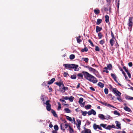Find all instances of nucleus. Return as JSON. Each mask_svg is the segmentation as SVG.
I'll use <instances>...</instances> for the list:
<instances>
[{
  "label": "nucleus",
  "instance_id": "nucleus-35",
  "mask_svg": "<svg viewBox=\"0 0 133 133\" xmlns=\"http://www.w3.org/2000/svg\"><path fill=\"white\" fill-rule=\"evenodd\" d=\"M114 114L115 115H117L119 116L120 115V114L117 111H114Z\"/></svg>",
  "mask_w": 133,
  "mask_h": 133
},
{
  "label": "nucleus",
  "instance_id": "nucleus-62",
  "mask_svg": "<svg viewBox=\"0 0 133 133\" xmlns=\"http://www.w3.org/2000/svg\"><path fill=\"white\" fill-rule=\"evenodd\" d=\"M128 65H129V66L130 67H131V66H132V63L129 62V63H128Z\"/></svg>",
  "mask_w": 133,
  "mask_h": 133
},
{
  "label": "nucleus",
  "instance_id": "nucleus-43",
  "mask_svg": "<svg viewBox=\"0 0 133 133\" xmlns=\"http://www.w3.org/2000/svg\"><path fill=\"white\" fill-rule=\"evenodd\" d=\"M95 50L96 51H100V49L99 47L97 46H95Z\"/></svg>",
  "mask_w": 133,
  "mask_h": 133
},
{
  "label": "nucleus",
  "instance_id": "nucleus-26",
  "mask_svg": "<svg viewBox=\"0 0 133 133\" xmlns=\"http://www.w3.org/2000/svg\"><path fill=\"white\" fill-rule=\"evenodd\" d=\"M55 80V79L54 78H53L48 82V84H51Z\"/></svg>",
  "mask_w": 133,
  "mask_h": 133
},
{
  "label": "nucleus",
  "instance_id": "nucleus-14",
  "mask_svg": "<svg viewBox=\"0 0 133 133\" xmlns=\"http://www.w3.org/2000/svg\"><path fill=\"white\" fill-rule=\"evenodd\" d=\"M102 29V28L101 27H99L98 26H97L96 27V31L97 33L99 31H101Z\"/></svg>",
  "mask_w": 133,
  "mask_h": 133
},
{
  "label": "nucleus",
  "instance_id": "nucleus-58",
  "mask_svg": "<svg viewBox=\"0 0 133 133\" xmlns=\"http://www.w3.org/2000/svg\"><path fill=\"white\" fill-rule=\"evenodd\" d=\"M63 98L66 100H69V97L67 96L63 97Z\"/></svg>",
  "mask_w": 133,
  "mask_h": 133
},
{
  "label": "nucleus",
  "instance_id": "nucleus-53",
  "mask_svg": "<svg viewBox=\"0 0 133 133\" xmlns=\"http://www.w3.org/2000/svg\"><path fill=\"white\" fill-rule=\"evenodd\" d=\"M131 98H132V97H130L129 96H126V98L128 100H131Z\"/></svg>",
  "mask_w": 133,
  "mask_h": 133
},
{
  "label": "nucleus",
  "instance_id": "nucleus-38",
  "mask_svg": "<svg viewBox=\"0 0 133 133\" xmlns=\"http://www.w3.org/2000/svg\"><path fill=\"white\" fill-rule=\"evenodd\" d=\"M88 49L87 48H85L83 49L82 50V51L84 52V51L87 52L88 51Z\"/></svg>",
  "mask_w": 133,
  "mask_h": 133
},
{
  "label": "nucleus",
  "instance_id": "nucleus-20",
  "mask_svg": "<svg viewBox=\"0 0 133 133\" xmlns=\"http://www.w3.org/2000/svg\"><path fill=\"white\" fill-rule=\"evenodd\" d=\"M104 119L108 120L110 118H112L111 117H110V116L107 114L106 116H104Z\"/></svg>",
  "mask_w": 133,
  "mask_h": 133
},
{
  "label": "nucleus",
  "instance_id": "nucleus-42",
  "mask_svg": "<svg viewBox=\"0 0 133 133\" xmlns=\"http://www.w3.org/2000/svg\"><path fill=\"white\" fill-rule=\"evenodd\" d=\"M54 128L56 130H58V127L57 125H55L54 126Z\"/></svg>",
  "mask_w": 133,
  "mask_h": 133
},
{
  "label": "nucleus",
  "instance_id": "nucleus-54",
  "mask_svg": "<svg viewBox=\"0 0 133 133\" xmlns=\"http://www.w3.org/2000/svg\"><path fill=\"white\" fill-rule=\"evenodd\" d=\"M84 61L85 62L87 63L88 61V59L87 58H84Z\"/></svg>",
  "mask_w": 133,
  "mask_h": 133
},
{
  "label": "nucleus",
  "instance_id": "nucleus-57",
  "mask_svg": "<svg viewBox=\"0 0 133 133\" xmlns=\"http://www.w3.org/2000/svg\"><path fill=\"white\" fill-rule=\"evenodd\" d=\"M69 125H68V124L65 123L64 124V127L66 129L68 127Z\"/></svg>",
  "mask_w": 133,
  "mask_h": 133
},
{
  "label": "nucleus",
  "instance_id": "nucleus-34",
  "mask_svg": "<svg viewBox=\"0 0 133 133\" xmlns=\"http://www.w3.org/2000/svg\"><path fill=\"white\" fill-rule=\"evenodd\" d=\"M83 100V98H80L79 99L78 102L79 104H82Z\"/></svg>",
  "mask_w": 133,
  "mask_h": 133
},
{
  "label": "nucleus",
  "instance_id": "nucleus-1",
  "mask_svg": "<svg viewBox=\"0 0 133 133\" xmlns=\"http://www.w3.org/2000/svg\"><path fill=\"white\" fill-rule=\"evenodd\" d=\"M83 73L85 78L90 82L94 83H96L97 82V79L95 77L87 72L83 71Z\"/></svg>",
  "mask_w": 133,
  "mask_h": 133
},
{
  "label": "nucleus",
  "instance_id": "nucleus-63",
  "mask_svg": "<svg viewBox=\"0 0 133 133\" xmlns=\"http://www.w3.org/2000/svg\"><path fill=\"white\" fill-rule=\"evenodd\" d=\"M117 99L119 101L121 102L122 101V99H121V98L119 97H117Z\"/></svg>",
  "mask_w": 133,
  "mask_h": 133
},
{
  "label": "nucleus",
  "instance_id": "nucleus-55",
  "mask_svg": "<svg viewBox=\"0 0 133 133\" xmlns=\"http://www.w3.org/2000/svg\"><path fill=\"white\" fill-rule=\"evenodd\" d=\"M44 98H45V96L44 95H43L41 97V100H42V101H44Z\"/></svg>",
  "mask_w": 133,
  "mask_h": 133
},
{
  "label": "nucleus",
  "instance_id": "nucleus-46",
  "mask_svg": "<svg viewBox=\"0 0 133 133\" xmlns=\"http://www.w3.org/2000/svg\"><path fill=\"white\" fill-rule=\"evenodd\" d=\"M109 70H111L112 68V65L111 64H109L107 66Z\"/></svg>",
  "mask_w": 133,
  "mask_h": 133
},
{
  "label": "nucleus",
  "instance_id": "nucleus-6",
  "mask_svg": "<svg viewBox=\"0 0 133 133\" xmlns=\"http://www.w3.org/2000/svg\"><path fill=\"white\" fill-rule=\"evenodd\" d=\"M50 101L49 100H48L45 103L46 105V109L48 111H50L51 110V105L49 103Z\"/></svg>",
  "mask_w": 133,
  "mask_h": 133
},
{
  "label": "nucleus",
  "instance_id": "nucleus-64",
  "mask_svg": "<svg viewBox=\"0 0 133 133\" xmlns=\"http://www.w3.org/2000/svg\"><path fill=\"white\" fill-rule=\"evenodd\" d=\"M111 127L112 128H116V127L114 125L112 124V125H111Z\"/></svg>",
  "mask_w": 133,
  "mask_h": 133
},
{
  "label": "nucleus",
  "instance_id": "nucleus-51",
  "mask_svg": "<svg viewBox=\"0 0 133 133\" xmlns=\"http://www.w3.org/2000/svg\"><path fill=\"white\" fill-rule=\"evenodd\" d=\"M123 68L126 72L127 73L128 72V69H127L125 66H124L123 67Z\"/></svg>",
  "mask_w": 133,
  "mask_h": 133
},
{
  "label": "nucleus",
  "instance_id": "nucleus-18",
  "mask_svg": "<svg viewBox=\"0 0 133 133\" xmlns=\"http://www.w3.org/2000/svg\"><path fill=\"white\" fill-rule=\"evenodd\" d=\"M98 85L100 88H103L104 87V84L101 82H99L98 83Z\"/></svg>",
  "mask_w": 133,
  "mask_h": 133
},
{
  "label": "nucleus",
  "instance_id": "nucleus-52",
  "mask_svg": "<svg viewBox=\"0 0 133 133\" xmlns=\"http://www.w3.org/2000/svg\"><path fill=\"white\" fill-rule=\"evenodd\" d=\"M111 37H112V39H115V38L114 37V34L113 33L112 31H111Z\"/></svg>",
  "mask_w": 133,
  "mask_h": 133
},
{
  "label": "nucleus",
  "instance_id": "nucleus-45",
  "mask_svg": "<svg viewBox=\"0 0 133 133\" xmlns=\"http://www.w3.org/2000/svg\"><path fill=\"white\" fill-rule=\"evenodd\" d=\"M62 82H56V84L59 86V87H61L62 86Z\"/></svg>",
  "mask_w": 133,
  "mask_h": 133
},
{
  "label": "nucleus",
  "instance_id": "nucleus-31",
  "mask_svg": "<svg viewBox=\"0 0 133 133\" xmlns=\"http://www.w3.org/2000/svg\"><path fill=\"white\" fill-rule=\"evenodd\" d=\"M58 107L57 110H60V109L61 108V104H60V103L59 102H58Z\"/></svg>",
  "mask_w": 133,
  "mask_h": 133
},
{
  "label": "nucleus",
  "instance_id": "nucleus-2",
  "mask_svg": "<svg viewBox=\"0 0 133 133\" xmlns=\"http://www.w3.org/2000/svg\"><path fill=\"white\" fill-rule=\"evenodd\" d=\"M63 66H65V68L67 69H74V70L75 71H78L79 70V69L78 68V66L77 65L73 64H64L63 65Z\"/></svg>",
  "mask_w": 133,
  "mask_h": 133
},
{
  "label": "nucleus",
  "instance_id": "nucleus-30",
  "mask_svg": "<svg viewBox=\"0 0 133 133\" xmlns=\"http://www.w3.org/2000/svg\"><path fill=\"white\" fill-rule=\"evenodd\" d=\"M100 53L102 54L103 56V57H105V54L104 51L102 50H101L100 51Z\"/></svg>",
  "mask_w": 133,
  "mask_h": 133
},
{
  "label": "nucleus",
  "instance_id": "nucleus-23",
  "mask_svg": "<svg viewBox=\"0 0 133 133\" xmlns=\"http://www.w3.org/2000/svg\"><path fill=\"white\" fill-rule=\"evenodd\" d=\"M111 2H107V8H111Z\"/></svg>",
  "mask_w": 133,
  "mask_h": 133
},
{
  "label": "nucleus",
  "instance_id": "nucleus-40",
  "mask_svg": "<svg viewBox=\"0 0 133 133\" xmlns=\"http://www.w3.org/2000/svg\"><path fill=\"white\" fill-rule=\"evenodd\" d=\"M98 36L99 39H101L102 36V35L101 33H99L98 34Z\"/></svg>",
  "mask_w": 133,
  "mask_h": 133
},
{
  "label": "nucleus",
  "instance_id": "nucleus-41",
  "mask_svg": "<svg viewBox=\"0 0 133 133\" xmlns=\"http://www.w3.org/2000/svg\"><path fill=\"white\" fill-rule=\"evenodd\" d=\"M107 125L106 124H100V126L102 127H103L104 128H105H105L107 126Z\"/></svg>",
  "mask_w": 133,
  "mask_h": 133
},
{
  "label": "nucleus",
  "instance_id": "nucleus-39",
  "mask_svg": "<svg viewBox=\"0 0 133 133\" xmlns=\"http://www.w3.org/2000/svg\"><path fill=\"white\" fill-rule=\"evenodd\" d=\"M104 91L105 94H107L108 93V90L107 88H105V89L104 90Z\"/></svg>",
  "mask_w": 133,
  "mask_h": 133
},
{
  "label": "nucleus",
  "instance_id": "nucleus-47",
  "mask_svg": "<svg viewBox=\"0 0 133 133\" xmlns=\"http://www.w3.org/2000/svg\"><path fill=\"white\" fill-rule=\"evenodd\" d=\"M71 78L73 79H75L76 78V76L75 75H74L71 76Z\"/></svg>",
  "mask_w": 133,
  "mask_h": 133
},
{
  "label": "nucleus",
  "instance_id": "nucleus-21",
  "mask_svg": "<svg viewBox=\"0 0 133 133\" xmlns=\"http://www.w3.org/2000/svg\"><path fill=\"white\" fill-rule=\"evenodd\" d=\"M51 112L55 117H57V115L55 111L53 110H51Z\"/></svg>",
  "mask_w": 133,
  "mask_h": 133
},
{
  "label": "nucleus",
  "instance_id": "nucleus-8",
  "mask_svg": "<svg viewBox=\"0 0 133 133\" xmlns=\"http://www.w3.org/2000/svg\"><path fill=\"white\" fill-rule=\"evenodd\" d=\"M85 68H88L90 71L91 72L93 73H95L97 72L96 70L95 69L89 66H86Z\"/></svg>",
  "mask_w": 133,
  "mask_h": 133
},
{
  "label": "nucleus",
  "instance_id": "nucleus-50",
  "mask_svg": "<svg viewBox=\"0 0 133 133\" xmlns=\"http://www.w3.org/2000/svg\"><path fill=\"white\" fill-rule=\"evenodd\" d=\"M104 43V40H101L99 42V43L101 44H103Z\"/></svg>",
  "mask_w": 133,
  "mask_h": 133
},
{
  "label": "nucleus",
  "instance_id": "nucleus-16",
  "mask_svg": "<svg viewBox=\"0 0 133 133\" xmlns=\"http://www.w3.org/2000/svg\"><path fill=\"white\" fill-rule=\"evenodd\" d=\"M98 117L101 119L104 120V115L102 114H99L98 115Z\"/></svg>",
  "mask_w": 133,
  "mask_h": 133
},
{
  "label": "nucleus",
  "instance_id": "nucleus-25",
  "mask_svg": "<svg viewBox=\"0 0 133 133\" xmlns=\"http://www.w3.org/2000/svg\"><path fill=\"white\" fill-rule=\"evenodd\" d=\"M105 21L106 23H108L109 22V17L106 15L105 16Z\"/></svg>",
  "mask_w": 133,
  "mask_h": 133
},
{
  "label": "nucleus",
  "instance_id": "nucleus-11",
  "mask_svg": "<svg viewBox=\"0 0 133 133\" xmlns=\"http://www.w3.org/2000/svg\"><path fill=\"white\" fill-rule=\"evenodd\" d=\"M115 122L116 124V126L117 127V129H121V128L120 123L117 121H116Z\"/></svg>",
  "mask_w": 133,
  "mask_h": 133
},
{
  "label": "nucleus",
  "instance_id": "nucleus-10",
  "mask_svg": "<svg viewBox=\"0 0 133 133\" xmlns=\"http://www.w3.org/2000/svg\"><path fill=\"white\" fill-rule=\"evenodd\" d=\"M81 133H91V130L89 129L85 128L84 130L82 131Z\"/></svg>",
  "mask_w": 133,
  "mask_h": 133
},
{
  "label": "nucleus",
  "instance_id": "nucleus-27",
  "mask_svg": "<svg viewBox=\"0 0 133 133\" xmlns=\"http://www.w3.org/2000/svg\"><path fill=\"white\" fill-rule=\"evenodd\" d=\"M102 22V20L101 19H97L96 24L97 25H99Z\"/></svg>",
  "mask_w": 133,
  "mask_h": 133
},
{
  "label": "nucleus",
  "instance_id": "nucleus-59",
  "mask_svg": "<svg viewBox=\"0 0 133 133\" xmlns=\"http://www.w3.org/2000/svg\"><path fill=\"white\" fill-rule=\"evenodd\" d=\"M68 75V74L67 73H66V72H64V77H66Z\"/></svg>",
  "mask_w": 133,
  "mask_h": 133
},
{
  "label": "nucleus",
  "instance_id": "nucleus-37",
  "mask_svg": "<svg viewBox=\"0 0 133 133\" xmlns=\"http://www.w3.org/2000/svg\"><path fill=\"white\" fill-rule=\"evenodd\" d=\"M70 121L72 123H74L75 124L76 122L75 118L74 117H73L72 119L71 118Z\"/></svg>",
  "mask_w": 133,
  "mask_h": 133
},
{
  "label": "nucleus",
  "instance_id": "nucleus-29",
  "mask_svg": "<svg viewBox=\"0 0 133 133\" xmlns=\"http://www.w3.org/2000/svg\"><path fill=\"white\" fill-rule=\"evenodd\" d=\"M81 113H82V115L84 116H86V114L88 113V112L86 111H83L82 110H81Z\"/></svg>",
  "mask_w": 133,
  "mask_h": 133
},
{
  "label": "nucleus",
  "instance_id": "nucleus-5",
  "mask_svg": "<svg viewBox=\"0 0 133 133\" xmlns=\"http://www.w3.org/2000/svg\"><path fill=\"white\" fill-rule=\"evenodd\" d=\"M77 123H75V124L76 125L77 128L80 131L81 129L80 125L81 124V120L79 119H76Z\"/></svg>",
  "mask_w": 133,
  "mask_h": 133
},
{
  "label": "nucleus",
  "instance_id": "nucleus-49",
  "mask_svg": "<svg viewBox=\"0 0 133 133\" xmlns=\"http://www.w3.org/2000/svg\"><path fill=\"white\" fill-rule=\"evenodd\" d=\"M90 43L91 45V46H94V45L92 43V42H91V41L90 39H89L88 41Z\"/></svg>",
  "mask_w": 133,
  "mask_h": 133
},
{
  "label": "nucleus",
  "instance_id": "nucleus-28",
  "mask_svg": "<svg viewBox=\"0 0 133 133\" xmlns=\"http://www.w3.org/2000/svg\"><path fill=\"white\" fill-rule=\"evenodd\" d=\"M95 13L96 15H98L99 12V10L98 9H95L94 10Z\"/></svg>",
  "mask_w": 133,
  "mask_h": 133
},
{
  "label": "nucleus",
  "instance_id": "nucleus-33",
  "mask_svg": "<svg viewBox=\"0 0 133 133\" xmlns=\"http://www.w3.org/2000/svg\"><path fill=\"white\" fill-rule=\"evenodd\" d=\"M71 59H74L75 58V56L73 54L70 55L69 57Z\"/></svg>",
  "mask_w": 133,
  "mask_h": 133
},
{
  "label": "nucleus",
  "instance_id": "nucleus-24",
  "mask_svg": "<svg viewBox=\"0 0 133 133\" xmlns=\"http://www.w3.org/2000/svg\"><path fill=\"white\" fill-rule=\"evenodd\" d=\"M69 131L70 133H74L73 129L70 126H69Z\"/></svg>",
  "mask_w": 133,
  "mask_h": 133
},
{
  "label": "nucleus",
  "instance_id": "nucleus-17",
  "mask_svg": "<svg viewBox=\"0 0 133 133\" xmlns=\"http://www.w3.org/2000/svg\"><path fill=\"white\" fill-rule=\"evenodd\" d=\"M111 75L113 78L114 79V80L116 82H117L116 80L117 77L116 75L115 74L112 73L111 74Z\"/></svg>",
  "mask_w": 133,
  "mask_h": 133
},
{
  "label": "nucleus",
  "instance_id": "nucleus-61",
  "mask_svg": "<svg viewBox=\"0 0 133 133\" xmlns=\"http://www.w3.org/2000/svg\"><path fill=\"white\" fill-rule=\"evenodd\" d=\"M90 89L92 91H95V89L92 87H90Z\"/></svg>",
  "mask_w": 133,
  "mask_h": 133
},
{
  "label": "nucleus",
  "instance_id": "nucleus-44",
  "mask_svg": "<svg viewBox=\"0 0 133 133\" xmlns=\"http://www.w3.org/2000/svg\"><path fill=\"white\" fill-rule=\"evenodd\" d=\"M111 128V125H109L105 128V129H106L110 130Z\"/></svg>",
  "mask_w": 133,
  "mask_h": 133
},
{
  "label": "nucleus",
  "instance_id": "nucleus-7",
  "mask_svg": "<svg viewBox=\"0 0 133 133\" xmlns=\"http://www.w3.org/2000/svg\"><path fill=\"white\" fill-rule=\"evenodd\" d=\"M93 128L95 130H96L97 129L102 130V129L100 126L97 125L96 124H94L93 125Z\"/></svg>",
  "mask_w": 133,
  "mask_h": 133
},
{
  "label": "nucleus",
  "instance_id": "nucleus-56",
  "mask_svg": "<svg viewBox=\"0 0 133 133\" xmlns=\"http://www.w3.org/2000/svg\"><path fill=\"white\" fill-rule=\"evenodd\" d=\"M77 76H78L81 77V78H82L83 77V75L81 73L78 74L77 75Z\"/></svg>",
  "mask_w": 133,
  "mask_h": 133
},
{
  "label": "nucleus",
  "instance_id": "nucleus-60",
  "mask_svg": "<svg viewBox=\"0 0 133 133\" xmlns=\"http://www.w3.org/2000/svg\"><path fill=\"white\" fill-rule=\"evenodd\" d=\"M129 77L130 78L131 77V75L130 73L129 72L127 73Z\"/></svg>",
  "mask_w": 133,
  "mask_h": 133
},
{
  "label": "nucleus",
  "instance_id": "nucleus-15",
  "mask_svg": "<svg viewBox=\"0 0 133 133\" xmlns=\"http://www.w3.org/2000/svg\"><path fill=\"white\" fill-rule=\"evenodd\" d=\"M114 42L115 41L114 39H111L110 41V43L112 46L113 45Z\"/></svg>",
  "mask_w": 133,
  "mask_h": 133
},
{
  "label": "nucleus",
  "instance_id": "nucleus-12",
  "mask_svg": "<svg viewBox=\"0 0 133 133\" xmlns=\"http://www.w3.org/2000/svg\"><path fill=\"white\" fill-rule=\"evenodd\" d=\"M68 89V87H64L63 88H62V89L60 88V91L61 92H62L64 93L65 92V90H67Z\"/></svg>",
  "mask_w": 133,
  "mask_h": 133
},
{
  "label": "nucleus",
  "instance_id": "nucleus-19",
  "mask_svg": "<svg viewBox=\"0 0 133 133\" xmlns=\"http://www.w3.org/2000/svg\"><path fill=\"white\" fill-rule=\"evenodd\" d=\"M76 38L77 39V42L78 43H80L82 42V40L80 38H81V36H79L78 37H76Z\"/></svg>",
  "mask_w": 133,
  "mask_h": 133
},
{
  "label": "nucleus",
  "instance_id": "nucleus-36",
  "mask_svg": "<svg viewBox=\"0 0 133 133\" xmlns=\"http://www.w3.org/2000/svg\"><path fill=\"white\" fill-rule=\"evenodd\" d=\"M91 106L90 105L88 104L86 105L85 107L86 109H90Z\"/></svg>",
  "mask_w": 133,
  "mask_h": 133
},
{
  "label": "nucleus",
  "instance_id": "nucleus-3",
  "mask_svg": "<svg viewBox=\"0 0 133 133\" xmlns=\"http://www.w3.org/2000/svg\"><path fill=\"white\" fill-rule=\"evenodd\" d=\"M132 17H130L129 18L128 25V29L130 31L131 30V29L133 25Z\"/></svg>",
  "mask_w": 133,
  "mask_h": 133
},
{
  "label": "nucleus",
  "instance_id": "nucleus-9",
  "mask_svg": "<svg viewBox=\"0 0 133 133\" xmlns=\"http://www.w3.org/2000/svg\"><path fill=\"white\" fill-rule=\"evenodd\" d=\"M88 114L89 115H90L91 114L95 115L96 114V112L94 110L92 109L90 111H89L88 112Z\"/></svg>",
  "mask_w": 133,
  "mask_h": 133
},
{
  "label": "nucleus",
  "instance_id": "nucleus-22",
  "mask_svg": "<svg viewBox=\"0 0 133 133\" xmlns=\"http://www.w3.org/2000/svg\"><path fill=\"white\" fill-rule=\"evenodd\" d=\"M124 109L125 110L128 111L130 112L131 111L130 109L126 106H125L124 107Z\"/></svg>",
  "mask_w": 133,
  "mask_h": 133
},
{
  "label": "nucleus",
  "instance_id": "nucleus-13",
  "mask_svg": "<svg viewBox=\"0 0 133 133\" xmlns=\"http://www.w3.org/2000/svg\"><path fill=\"white\" fill-rule=\"evenodd\" d=\"M64 110L65 112L66 113H69L71 112V110L68 108H65Z\"/></svg>",
  "mask_w": 133,
  "mask_h": 133
},
{
  "label": "nucleus",
  "instance_id": "nucleus-32",
  "mask_svg": "<svg viewBox=\"0 0 133 133\" xmlns=\"http://www.w3.org/2000/svg\"><path fill=\"white\" fill-rule=\"evenodd\" d=\"M74 97L72 96H71L70 97H69V100L71 102H72L74 100Z\"/></svg>",
  "mask_w": 133,
  "mask_h": 133
},
{
  "label": "nucleus",
  "instance_id": "nucleus-48",
  "mask_svg": "<svg viewBox=\"0 0 133 133\" xmlns=\"http://www.w3.org/2000/svg\"><path fill=\"white\" fill-rule=\"evenodd\" d=\"M66 119L70 121L71 119L72 118L71 117H70L68 116H66Z\"/></svg>",
  "mask_w": 133,
  "mask_h": 133
},
{
  "label": "nucleus",
  "instance_id": "nucleus-4",
  "mask_svg": "<svg viewBox=\"0 0 133 133\" xmlns=\"http://www.w3.org/2000/svg\"><path fill=\"white\" fill-rule=\"evenodd\" d=\"M112 91L114 94H116L115 95L116 96L120 97L121 94L116 88H113Z\"/></svg>",
  "mask_w": 133,
  "mask_h": 133
}]
</instances>
